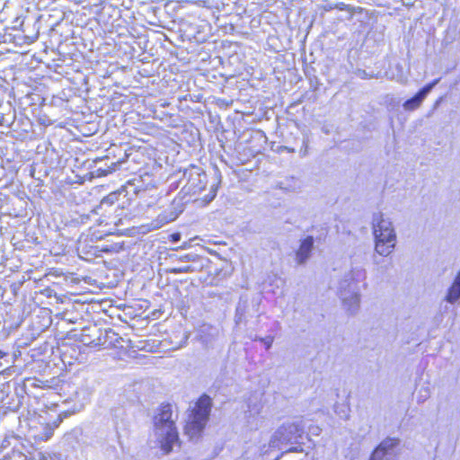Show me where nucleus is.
<instances>
[{
	"label": "nucleus",
	"mask_w": 460,
	"mask_h": 460,
	"mask_svg": "<svg viewBox=\"0 0 460 460\" xmlns=\"http://www.w3.org/2000/svg\"><path fill=\"white\" fill-rule=\"evenodd\" d=\"M181 176H183L184 184L172 200L170 213L159 216L164 223L175 220L183 212L185 204L191 201V196L205 190L208 185L209 186L208 193L202 198L201 202L203 206L210 204L216 199L222 182L221 172L216 164L209 167L208 171H205L199 165L190 164L182 168Z\"/></svg>",
	"instance_id": "1"
},
{
	"label": "nucleus",
	"mask_w": 460,
	"mask_h": 460,
	"mask_svg": "<svg viewBox=\"0 0 460 460\" xmlns=\"http://www.w3.org/2000/svg\"><path fill=\"white\" fill-rule=\"evenodd\" d=\"M367 272L362 267H351L346 272L338 286V296L343 307L350 314H356L361 301V288H366Z\"/></svg>",
	"instance_id": "2"
},
{
	"label": "nucleus",
	"mask_w": 460,
	"mask_h": 460,
	"mask_svg": "<svg viewBox=\"0 0 460 460\" xmlns=\"http://www.w3.org/2000/svg\"><path fill=\"white\" fill-rule=\"evenodd\" d=\"M172 405L163 403L154 417L155 432L165 453H170L179 439L175 421L172 418Z\"/></svg>",
	"instance_id": "3"
},
{
	"label": "nucleus",
	"mask_w": 460,
	"mask_h": 460,
	"mask_svg": "<svg viewBox=\"0 0 460 460\" xmlns=\"http://www.w3.org/2000/svg\"><path fill=\"white\" fill-rule=\"evenodd\" d=\"M372 229L376 253L387 257L394 252L396 244V234L392 221L385 218L382 212L374 213Z\"/></svg>",
	"instance_id": "4"
},
{
	"label": "nucleus",
	"mask_w": 460,
	"mask_h": 460,
	"mask_svg": "<svg viewBox=\"0 0 460 460\" xmlns=\"http://www.w3.org/2000/svg\"><path fill=\"white\" fill-rule=\"evenodd\" d=\"M212 406L213 402L209 395L204 394L198 399L185 425V434L190 438L193 439L201 435L209 420Z\"/></svg>",
	"instance_id": "5"
},
{
	"label": "nucleus",
	"mask_w": 460,
	"mask_h": 460,
	"mask_svg": "<svg viewBox=\"0 0 460 460\" xmlns=\"http://www.w3.org/2000/svg\"><path fill=\"white\" fill-rule=\"evenodd\" d=\"M303 435L304 426L301 422L284 423L273 433L270 440V447L281 449L282 446L297 445L282 452L281 456L286 453L303 452L304 449L299 442Z\"/></svg>",
	"instance_id": "6"
},
{
	"label": "nucleus",
	"mask_w": 460,
	"mask_h": 460,
	"mask_svg": "<svg viewBox=\"0 0 460 460\" xmlns=\"http://www.w3.org/2000/svg\"><path fill=\"white\" fill-rule=\"evenodd\" d=\"M132 154L124 153L123 158H119L117 161L104 156L97 158L93 161H86L84 163V167L91 170V174L93 177H105L118 170L129 159Z\"/></svg>",
	"instance_id": "7"
},
{
	"label": "nucleus",
	"mask_w": 460,
	"mask_h": 460,
	"mask_svg": "<svg viewBox=\"0 0 460 460\" xmlns=\"http://www.w3.org/2000/svg\"><path fill=\"white\" fill-rule=\"evenodd\" d=\"M103 329L97 323H90L80 329H71L67 332L71 338L78 339L86 346L93 348L102 347V335Z\"/></svg>",
	"instance_id": "8"
},
{
	"label": "nucleus",
	"mask_w": 460,
	"mask_h": 460,
	"mask_svg": "<svg viewBox=\"0 0 460 460\" xmlns=\"http://www.w3.org/2000/svg\"><path fill=\"white\" fill-rule=\"evenodd\" d=\"M318 249L314 243L313 234H305L298 240L297 248L293 250V259L296 267H305Z\"/></svg>",
	"instance_id": "9"
},
{
	"label": "nucleus",
	"mask_w": 460,
	"mask_h": 460,
	"mask_svg": "<svg viewBox=\"0 0 460 460\" xmlns=\"http://www.w3.org/2000/svg\"><path fill=\"white\" fill-rule=\"evenodd\" d=\"M440 78L433 79L420 87L414 95L406 99L402 103V108L407 111H413L420 107L427 96L431 93L434 87L439 83Z\"/></svg>",
	"instance_id": "10"
},
{
	"label": "nucleus",
	"mask_w": 460,
	"mask_h": 460,
	"mask_svg": "<svg viewBox=\"0 0 460 460\" xmlns=\"http://www.w3.org/2000/svg\"><path fill=\"white\" fill-rule=\"evenodd\" d=\"M126 197L127 191L123 188L111 191L102 199L100 204L95 208L96 214H111L113 207H116L117 208H120V199H125Z\"/></svg>",
	"instance_id": "11"
},
{
	"label": "nucleus",
	"mask_w": 460,
	"mask_h": 460,
	"mask_svg": "<svg viewBox=\"0 0 460 460\" xmlns=\"http://www.w3.org/2000/svg\"><path fill=\"white\" fill-rule=\"evenodd\" d=\"M260 304V296L252 297L250 301L249 296L247 294H243L240 296L239 301L235 306L234 316H244L245 314L252 316L254 314H257L256 316H261V314L258 312Z\"/></svg>",
	"instance_id": "12"
},
{
	"label": "nucleus",
	"mask_w": 460,
	"mask_h": 460,
	"mask_svg": "<svg viewBox=\"0 0 460 460\" xmlns=\"http://www.w3.org/2000/svg\"><path fill=\"white\" fill-rule=\"evenodd\" d=\"M28 319L26 327V338L31 341L36 340L42 332L52 324V318H24Z\"/></svg>",
	"instance_id": "13"
},
{
	"label": "nucleus",
	"mask_w": 460,
	"mask_h": 460,
	"mask_svg": "<svg viewBox=\"0 0 460 460\" xmlns=\"http://www.w3.org/2000/svg\"><path fill=\"white\" fill-rule=\"evenodd\" d=\"M352 7L353 5L347 4L342 2L336 4L327 3L321 6V9L323 10L321 14L323 15V12H330L333 13L335 19L340 22H351Z\"/></svg>",
	"instance_id": "14"
},
{
	"label": "nucleus",
	"mask_w": 460,
	"mask_h": 460,
	"mask_svg": "<svg viewBox=\"0 0 460 460\" xmlns=\"http://www.w3.org/2000/svg\"><path fill=\"white\" fill-rule=\"evenodd\" d=\"M42 163L40 172H42L43 176H48L51 170L62 167L61 157L55 149L47 150Z\"/></svg>",
	"instance_id": "15"
},
{
	"label": "nucleus",
	"mask_w": 460,
	"mask_h": 460,
	"mask_svg": "<svg viewBox=\"0 0 460 460\" xmlns=\"http://www.w3.org/2000/svg\"><path fill=\"white\" fill-rule=\"evenodd\" d=\"M365 144V137H353L340 141L337 147L340 151L346 153L348 155L358 154L364 149Z\"/></svg>",
	"instance_id": "16"
},
{
	"label": "nucleus",
	"mask_w": 460,
	"mask_h": 460,
	"mask_svg": "<svg viewBox=\"0 0 460 460\" xmlns=\"http://www.w3.org/2000/svg\"><path fill=\"white\" fill-rule=\"evenodd\" d=\"M13 208L9 207V204L2 207L4 208V214H7L13 217H22L26 215L27 201L15 198L11 201Z\"/></svg>",
	"instance_id": "17"
},
{
	"label": "nucleus",
	"mask_w": 460,
	"mask_h": 460,
	"mask_svg": "<svg viewBox=\"0 0 460 460\" xmlns=\"http://www.w3.org/2000/svg\"><path fill=\"white\" fill-rule=\"evenodd\" d=\"M350 73L360 79H372V78H382V72L380 69H366L361 66L350 64Z\"/></svg>",
	"instance_id": "18"
},
{
	"label": "nucleus",
	"mask_w": 460,
	"mask_h": 460,
	"mask_svg": "<svg viewBox=\"0 0 460 460\" xmlns=\"http://www.w3.org/2000/svg\"><path fill=\"white\" fill-rule=\"evenodd\" d=\"M191 262H192V264H190V265H187V266H183V267H180V268H174L171 271L173 273H188V272H192V271H199L208 262V259L198 254L197 260L192 261Z\"/></svg>",
	"instance_id": "19"
},
{
	"label": "nucleus",
	"mask_w": 460,
	"mask_h": 460,
	"mask_svg": "<svg viewBox=\"0 0 460 460\" xmlns=\"http://www.w3.org/2000/svg\"><path fill=\"white\" fill-rule=\"evenodd\" d=\"M121 340V337H119L118 333L114 332L110 328H105L103 329L102 335V347H119Z\"/></svg>",
	"instance_id": "20"
},
{
	"label": "nucleus",
	"mask_w": 460,
	"mask_h": 460,
	"mask_svg": "<svg viewBox=\"0 0 460 460\" xmlns=\"http://www.w3.org/2000/svg\"><path fill=\"white\" fill-rule=\"evenodd\" d=\"M107 243H104L102 245H96L95 248L99 252L106 253V254L119 253L121 251L125 250L124 242L107 240Z\"/></svg>",
	"instance_id": "21"
},
{
	"label": "nucleus",
	"mask_w": 460,
	"mask_h": 460,
	"mask_svg": "<svg viewBox=\"0 0 460 460\" xmlns=\"http://www.w3.org/2000/svg\"><path fill=\"white\" fill-rule=\"evenodd\" d=\"M181 173H182V168H180L168 176V178H167V181L169 182L168 191H174L178 188H180L181 185L184 184V180H183V176H181Z\"/></svg>",
	"instance_id": "22"
},
{
	"label": "nucleus",
	"mask_w": 460,
	"mask_h": 460,
	"mask_svg": "<svg viewBox=\"0 0 460 460\" xmlns=\"http://www.w3.org/2000/svg\"><path fill=\"white\" fill-rule=\"evenodd\" d=\"M79 356V350L77 347H67L63 346L61 349V358L64 364L72 365L73 359H77Z\"/></svg>",
	"instance_id": "23"
},
{
	"label": "nucleus",
	"mask_w": 460,
	"mask_h": 460,
	"mask_svg": "<svg viewBox=\"0 0 460 460\" xmlns=\"http://www.w3.org/2000/svg\"><path fill=\"white\" fill-rule=\"evenodd\" d=\"M77 88L68 87L64 88L59 93H58V98L62 100L64 104L66 105V110L70 108L69 103L76 97Z\"/></svg>",
	"instance_id": "24"
},
{
	"label": "nucleus",
	"mask_w": 460,
	"mask_h": 460,
	"mask_svg": "<svg viewBox=\"0 0 460 460\" xmlns=\"http://www.w3.org/2000/svg\"><path fill=\"white\" fill-rule=\"evenodd\" d=\"M370 19L368 11L362 7H352V20L351 22L357 23L361 22L365 23L367 22Z\"/></svg>",
	"instance_id": "25"
},
{
	"label": "nucleus",
	"mask_w": 460,
	"mask_h": 460,
	"mask_svg": "<svg viewBox=\"0 0 460 460\" xmlns=\"http://www.w3.org/2000/svg\"><path fill=\"white\" fill-rule=\"evenodd\" d=\"M399 438L387 437L376 447H378L385 455H388L399 445Z\"/></svg>",
	"instance_id": "26"
},
{
	"label": "nucleus",
	"mask_w": 460,
	"mask_h": 460,
	"mask_svg": "<svg viewBox=\"0 0 460 460\" xmlns=\"http://www.w3.org/2000/svg\"><path fill=\"white\" fill-rule=\"evenodd\" d=\"M312 229H313V231L314 230L316 231V234L315 235L313 234V239H314V243L317 244V247L319 248V246L325 242L326 237L329 233V228L326 225H323L318 228H315L314 226H313Z\"/></svg>",
	"instance_id": "27"
},
{
	"label": "nucleus",
	"mask_w": 460,
	"mask_h": 460,
	"mask_svg": "<svg viewBox=\"0 0 460 460\" xmlns=\"http://www.w3.org/2000/svg\"><path fill=\"white\" fill-rule=\"evenodd\" d=\"M445 299L447 303L455 305L460 300V287L456 284L452 283L447 290Z\"/></svg>",
	"instance_id": "28"
},
{
	"label": "nucleus",
	"mask_w": 460,
	"mask_h": 460,
	"mask_svg": "<svg viewBox=\"0 0 460 460\" xmlns=\"http://www.w3.org/2000/svg\"><path fill=\"white\" fill-rule=\"evenodd\" d=\"M374 64L376 63L371 57H368L364 53H360L355 65L369 70L375 69L372 66Z\"/></svg>",
	"instance_id": "29"
},
{
	"label": "nucleus",
	"mask_w": 460,
	"mask_h": 460,
	"mask_svg": "<svg viewBox=\"0 0 460 460\" xmlns=\"http://www.w3.org/2000/svg\"><path fill=\"white\" fill-rule=\"evenodd\" d=\"M171 258L172 259L175 258L179 261L191 262L192 261L197 260L198 254L196 252H190L184 253V254H181V255L172 254Z\"/></svg>",
	"instance_id": "30"
},
{
	"label": "nucleus",
	"mask_w": 460,
	"mask_h": 460,
	"mask_svg": "<svg viewBox=\"0 0 460 460\" xmlns=\"http://www.w3.org/2000/svg\"><path fill=\"white\" fill-rule=\"evenodd\" d=\"M59 96L57 94H53L51 97H50V100L49 102V105L50 106H54V107H60V108H63V109H66V105L64 104V102H62L61 99L58 98Z\"/></svg>",
	"instance_id": "31"
},
{
	"label": "nucleus",
	"mask_w": 460,
	"mask_h": 460,
	"mask_svg": "<svg viewBox=\"0 0 460 460\" xmlns=\"http://www.w3.org/2000/svg\"><path fill=\"white\" fill-rule=\"evenodd\" d=\"M255 341H260L265 345L266 349H270L272 346L274 337L273 336H266V337H255Z\"/></svg>",
	"instance_id": "32"
},
{
	"label": "nucleus",
	"mask_w": 460,
	"mask_h": 460,
	"mask_svg": "<svg viewBox=\"0 0 460 460\" xmlns=\"http://www.w3.org/2000/svg\"><path fill=\"white\" fill-rule=\"evenodd\" d=\"M429 394L430 393L429 387L420 388L417 399L418 402L420 403L425 402L429 397Z\"/></svg>",
	"instance_id": "33"
},
{
	"label": "nucleus",
	"mask_w": 460,
	"mask_h": 460,
	"mask_svg": "<svg viewBox=\"0 0 460 460\" xmlns=\"http://www.w3.org/2000/svg\"><path fill=\"white\" fill-rule=\"evenodd\" d=\"M226 0H211L209 7L215 8L219 13L226 7Z\"/></svg>",
	"instance_id": "34"
},
{
	"label": "nucleus",
	"mask_w": 460,
	"mask_h": 460,
	"mask_svg": "<svg viewBox=\"0 0 460 460\" xmlns=\"http://www.w3.org/2000/svg\"><path fill=\"white\" fill-rule=\"evenodd\" d=\"M58 426V422H54L53 426L47 425L44 427V438L46 440L49 439L54 432V429Z\"/></svg>",
	"instance_id": "35"
},
{
	"label": "nucleus",
	"mask_w": 460,
	"mask_h": 460,
	"mask_svg": "<svg viewBox=\"0 0 460 460\" xmlns=\"http://www.w3.org/2000/svg\"><path fill=\"white\" fill-rule=\"evenodd\" d=\"M386 455L378 447H376L372 452L368 460H383Z\"/></svg>",
	"instance_id": "36"
},
{
	"label": "nucleus",
	"mask_w": 460,
	"mask_h": 460,
	"mask_svg": "<svg viewBox=\"0 0 460 460\" xmlns=\"http://www.w3.org/2000/svg\"><path fill=\"white\" fill-rule=\"evenodd\" d=\"M304 72L309 81L313 82V80H314V78H313V76L314 75L315 70L311 65H305L304 67Z\"/></svg>",
	"instance_id": "37"
},
{
	"label": "nucleus",
	"mask_w": 460,
	"mask_h": 460,
	"mask_svg": "<svg viewBox=\"0 0 460 460\" xmlns=\"http://www.w3.org/2000/svg\"><path fill=\"white\" fill-rule=\"evenodd\" d=\"M335 130V127L331 123H323L321 127V131L325 135H331Z\"/></svg>",
	"instance_id": "38"
},
{
	"label": "nucleus",
	"mask_w": 460,
	"mask_h": 460,
	"mask_svg": "<svg viewBox=\"0 0 460 460\" xmlns=\"http://www.w3.org/2000/svg\"><path fill=\"white\" fill-rule=\"evenodd\" d=\"M445 100V97L444 96H440L438 97L436 102H434L433 104V107H432V110L428 113L427 117H430L432 115V113L434 112V111H436L437 109H438V107L440 106V104L444 102Z\"/></svg>",
	"instance_id": "39"
},
{
	"label": "nucleus",
	"mask_w": 460,
	"mask_h": 460,
	"mask_svg": "<svg viewBox=\"0 0 460 460\" xmlns=\"http://www.w3.org/2000/svg\"><path fill=\"white\" fill-rule=\"evenodd\" d=\"M313 78H314V80H313V82L309 81V83H310V87L313 89V91L315 92V91L319 90L321 83L315 75L313 76Z\"/></svg>",
	"instance_id": "40"
},
{
	"label": "nucleus",
	"mask_w": 460,
	"mask_h": 460,
	"mask_svg": "<svg viewBox=\"0 0 460 460\" xmlns=\"http://www.w3.org/2000/svg\"><path fill=\"white\" fill-rule=\"evenodd\" d=\"M226 7L224 8V10H221V13L223 15L226 16L228 14H230L231 13V10H232V7H231V4H230V0H226Z\"/></svg>",
	"instance_id": "41"
},
{
	"label": "nucleus",
	"mask_w": 460,
	"mask_h": 460,
	"mask_svg": "<svg viewBox=\"0 0 460 460\" xmlns=\"http://www.w3.org/2000/svg\"><path fill=\"white\" fill-rule=\"evenodd\" d=\"M192 38L195 40L196 42H204L206 40V37L200 35L199 31H197V33L193 34Z\"/></svg>",
	"instance_id": "42"
},
{
	"label": "nucleus",
	"mask_w": 460,
	"mask_h": 460,
	"mask_svg": "<svg viewBox=\"0 0 460 460\" xmlns=\"http://www.w3.org/2000/svg\"><path fill=\"white\" fill-rule=\"evenodd\" d=\"M13 318L4 319V326H5L8 323V322H10V324H13V322H11V320H13ZM15 319L17 320V323H15L17 326L20 325L22 322H24V320L22 318H15Z\"/></svg>",
	"instance_id": "43"
},
{
	"label": "nucleus",
	"mask_w": 460,
	"mask_h": 460,
	"mask_svg": "<svg viewBox=\"0 0 460 460\" xmlns=\"http://www.w3.org/2000/svg\"><path fill=\"white\" fill-rule=\"evenodd\" d=\"M309 431L312 435L318 436L321 432V429L317 426H312L309 428Z\"/></svg>",
	"instance_id": "44"
},
{
	"label": "nucleus",
	"mask_w": 460,
	"mask_h": 460,
	"mask_svg": "<svg viewBox=\"0 0 460 460\" xmlns=\"http://www.w3.org/2000/svg\"><path fill=\"white\" fill-rule=\"evenodd\" d=\"M452 283L456 284L457 287H460V270L456 273Z\"/></svg>",
	"instance_id": "45"
},
{
	"label": "nucleus",
	"mask_w": 460,
	"mask_h": 460,
	"mask_svg": "<svg viewBox=\"0 0 460 460\" xmlns=\"http://www.w3.org/2000/svg\"><path fill=\"white\" fill-rule=\"evenodd\" d=\"M53 293H54V290H52L49 288L44 289V291H43V294H45L48 297H51Z\"/></svg>",
	"instance_id": "46"
},
{
	"label": "nucleus",
	"mask_w": 460,
	"mask_h": 460,
	"mask_svg": "<svg viewBox=\"0 0 460 460\" xmlns=\"http://www.w3.org/2000/svg\"><path fill=\"white\" fill-rule=\"evenodd\" d=\"M156 183H157V181H155L154 179L151 180V181L146 184V189H148L149 187L156 188Z\"/></svg>",
	"instance_id": "47"
},
{
	"label": "nucleus",
	"mask_w": 460,
	"mask_h": 460,
	"mask_svg": "<svg viewBox=\"0 0 460 460\" xmlns=\"http://www.w3.org/2000/svg\"><path fill=\"white\" fill-rule=\"evenodd\" d=\"M190 246V244L188 242H184L179 248H177V251L179 249L185 250V249L189 248Z\"/></svg>",
	"instance_id": "48"
},
{
	"label": "nucleus",
	"mask_w": 460,
	"mask_h": 460,
	"mask_svg": "<svg viewBox=\"0 0 460 460\" xmlns=\"http://www.w3.org/2000/svg\"><path fill=\"white\" fill-rule=\"evenodd\" d=\"M171 237H172V239H171L172 242H176L177 240L180 239V234H172L171 235Z\"/></svg>",
	"instance_id": "49"
},
{
	"label": "nucleus",
	"mask_w": 460,
	"mask_h": 460,
	"mask_svg": "<svg viewBox=\"0 0 460 460\" xmlns=\"http://www.w3.org/2000/svg\"><path fill=\"white\" fill-rule=\"evenodd\" d=\"M180 313H181V316H186V314L188 313V310L185 309L184 306H182V307L180 308Z\"/></svg>",
	"instance_id": "50"
},
{
	"label": "nucleus",
	"mask_w": 460,
	"mask_h": 460,
	"mask_svg": "<svg viewBox=\"0 0 460 460\" xmlns=\"http://www.w3.org/2000/svg\"><path fill=\"white\" fill-rule=\"evenodd\" d=\"M61 319H62V320L65 322V323H66V324H67V325H68V324H74V323H75V322H74L72 319H68V320H66V318H61Z\"/></svg>",
	"instance_id": "51"
},
{
	"label": "nucleus",
	"mask_w": 460,
	"mask_h": 460,
	"mask_svg": "<svg viewBox=\"0 0 460 460\" xmlns=\"http://www.w3.org/2000/svg\"><path fill=\"white\" fill-rule=\"evenodd\" d=\"M305 144H306V140H305V137H303L302 138V146H301V148H300V153L303 152V147H306Z\"/></svg>",
	"instance_id": "52"
},
{
	"label": "nucleus",
	"mask_w": 460,
	"mask_h": 460,
	"mask_svg": "<svg viewBox=\"0 0 460 460\" xmlns=\"http://www.w3.org/2000/svg\"><path fill=\"white\" fill-rule=\"evenodd\" d=\"M11 288H12V290L15 293V292H16V290H17V288H18L17 284H16V283L12 284V285H11Z\"/></svg>",
	"instance_id": "53"
},
{
	"label": "nucleus",
	"mask_w": 460,
	"mask_h": 460,
	"mask_svg": "<svg viewBox=\"0 0 460 460\" xmlns=\"http://www.w3.org/2000/svg\"><path fill=\"white\" fill-rule=\"evenodd\" d=\"M389 120H390V125H391V127H393V125H394V119H393V118H392V117H390Z\"/></svg>",
	"instance_id": "54"
},
{
	"label": "nucleus",
	"mask_w": 460,
	"mask_h": 460,
	"mask_svg": "<svg viewBox=\"0 0 460 460\" xmlns=\"http://www.w3.org/2000/svg\"><path fill=\"white\" fill-rule=\"evenodd\" d=\"M374 262H375L376 264H379V263H380V261H378L376 260V257L375 255H374Z\"/></svg>",
	"instance_id": "55"
},
{
	"label": "nucleus",
	"mask_w": 460,
	"mask_h": 460,
	"mask_svg": "<svg viewBox=\"0 0 460 460\" xmlns=\"http://www.w3.org/2000/svg\"><path fill=\"white\" fill-rule=\"evenodd\" d=\"M84 84H88V78H87V77H84Z\"/></svg>",
	"instance_id": "56"
},
{
	"label": "nucleus",
	"mask_w": 460,
	"mask_h": 460,
	"mask_svg": "<svg viewBox=\"0 0 460 460\" xmlns=\"http://www.w3.org/2000/svg\"><path fill=\"white\" fill-rule=\"evenodd\" d=\"M54 316H56V317L63 316V314H62V313H58V314H56Z\"/></svg>",
	"instance_id": "57"
},
{
	"label": "nucleus",
	"mask_w": 460,
	"mask_h": 460,
	"mask_svg": "<svg viewBox=\"0 0 460 460\" xmlns=\"http://www.w3.org/2000/svg\"><path fill=\"white\" fill-rule=\"evenodd\" d=\"M289 151H292V152H295V147H292V148H288Z\"/></svg>",
	"instance_id": "58"
},
{
	"label": "nucleus",
	"mask_w": 460,
	"mask_h": 460,
	"mask_svg": "<svg viewBox=\"0 0 460 460\" xmlns=\"http://www.w3.org/2000/svg\"><path fill=\"white\" fill-rule=\"evenodd\" d=\"M106 236H114V234L111 233H109L108 234H106Z\"/></svg>",
	"instance_id": "59"
},
{
	"label": "nucleus",
	"mask_w": 460,
	"mask_h": 460,
	"mask_svg": "<svg viewBox=\"0 0 460 460\" xmlns=\"http://www.w3.org/2000/svg\"><path fill=\"white\" fill-rule=\"evenodd\" d=\"M306 153V149L305 148L304 152H303V155H305Z\"/></svg>",
	"instance_id": "60"
},
{
	"label": "nucleus",
	"mask_w": 460,
	"mask_h": 460,
	"mask_svg": "<svg viewBox=\"0 0 460 460\" xmlns=\"http://www.w3.org/2000/svg\"><path fill=\"white\" fill-rule=\"evenodd\" d=\"M2 357H3V353L0 351V358H2Z\"/></svg>",
	"instance_id": "61"
}]
</instances>
